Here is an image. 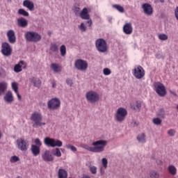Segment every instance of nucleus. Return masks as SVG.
<instances>
[{
  "mask_svg": "<svg viewBox=\"0 0 178 178\" xmlns=\"http://www.w3.org/2000/svg\"><path fill=\"white\" fill-rule=\"evenodd\" d=\"M92 145L94 147L88 145H82L81 147L84 149H87V151H90V152H95L97 154H99L105 151V147L108 145V141L105 140H99L93 142Z\"/></svg>",
  "mask_w": 178,
  "mask_h": 178,
  "instance_id": "1",
  "label": "nucleus"
},
{
  "mask_svg": "<svg viewBox=\"0 0 178 178\" xmlns=\"http://www.w3.org/2000/svg\"><path fill=\"white\" fill-rule=\"evenodd\" d=\"M42 113L40 111H33L30 116V120L33 123V127H42L45 126L47 123L42 122Z\"/></svg>",
  "mask_w": 178,
  "mask_h": 178,
  "instance_id": "2",
  "label": "nucleus"
},
{
  "mask_svg": "<svg viewBox=\"0 0 178 178\" xmlns=\"http://www.w3.org/2000/svg\"><path fill=\"white\" fill-rule=\"evenodd\" d=\"M24 38L27 42H40L42 37L40 33L34 31H29L24 33Z\"/></svg>",
  "mask_w": 178,
  "mask_h": 178,
  "instance_id": "3",
  "label": "nucleus"
},
{
  "mask_svg": "<svg viewBox=\"0 0 178 178\" xmlns=\"http://www.w3.org/2000/svg\"><path fill=\"white\" fill-rule=\"evenodd\" d=\"M44 144L46 145V147H51V148H55V147H58L60 148L62 147V145H63V143L60 140L50 137L44 138Z\"/></svg>",
  "mask_w": 178,
  "mask_h": 178,
  "instance_id": "4",
  "label": "nucleus"
},
{
  "mask_svg": "<svg viewBox=\"0 0 178 178\" xmlns=\"http://www.w3.org/2000/svg\"><path fill=\"white\" fill-rule=\"evenodd\" d=\"M89 13H91V8H84L79 13V16L83 20H88L87 24H88V27H91V26H92V20L91 19Z\"/></svg>",
  "mask_w": 178,
  "mask_h": 178,
  "instance_id": "5",
  "label": "nucleus"
},
{
  "mask_svg": "<svg viewBox=\"0 0 178 178\" xmlns=\"http://www.w3.org/2000/svg\"><path fill=\"white\" fill-rule=\"evenodd\" d=\"M95 47L98 52H102V54H104V52H106V51H108V44L106 43V41L103 38H99L96 40Z\"/></svg>",
  "mask_w": 178,
  "mask_h": 178,
  "instance_id": "6",
  "label": "nucleus"
},
{
  "mask_svg": "<svg viewBox=\"0 0 178 178\" xmlns=\"http://www.w3.org/2000/svg\"><path fill=\"white\" fill-rule=\"evenodd\" d=\"M126 116H127V110L123 107H120L117 109L115 119L117 122L122 123V122H124V119H126Z\"/></svg>",
  "mask_w": 178,
  "mask_h": 178,
  "instance_id": "7",
  "label": "nucleus"
},
{
  "mask_svg": "<svg viewBox=\"0 0 178 178\" xmlns=\"http://www.w3.org/2000/svg\"><path fill=\"white\" fill-rule=\"evenodd\" d=\"M16 145L17 149L22 151V152H26L30 147V143L28 140H26V139L21 138L17 140Z\"/></svg>",
  "mask_w": 178,
  "mask_h": 178,
  "instance_id": "8",
  "label": "nucleus"
},
{
  "mask_svg": "<svg viewBox=\"0 0 178 178\" xmlns=\"http://www.w3.org/2000/svg\"><path fill=\"white\" fill-rule=\"evenodd\" d=\"M86 99L90 104H95L99 101V95L94 90H90L86 92Z\"/></svg>",
  "mask_w": 178,
  "mask_h": 178,
  "instance_id": "9",
  "label": "nucleus"
},
{
  "mask_svg": "<svg viewBox=\"0 0 178 178\" xmlns=\"http://www.w3.org/2000/svg\"><path fill=\"white\" fill-rule=\"evenodd\" d=\"M74 67L76 70L86 72L88 69V63L86 60L77 59L74 62Z\"/></svg>",
  "mask_w": 178,
  "mask_h": 178,
  "instance_id": "10",
  "label": "nucleus"
},
{
  "mask_svg": "<svg viewBox=\"0 0 178 178\" xmlns=\"http://www.w3.org/2000/svg\"><path fill=\"white\" fill-rule=\"evenodd\" d=\"M47 106L51 111H56L60 108V99L58 97H54L47 102Z\"/></svg>",
  "mask_w": 178,
  "mask_h": 178,
  "instance_id": "11",
  "label": "nucleus"
},
{
  "mask_svg": "<svg viewBox=\"0 0 178 178\" xmlns=\"http://www.w3.org/2000/svg\"><path fill=\"white\" fill-rule=\"evenodd\" d=\"M154 91H156L159 97H165V95H166V88H165V86L163 83L156 82L154 84Z\"/></svg>",
  "mask_w": 178,
  "mask_h": 178,
  "instance_id": "12",
  "label": "nucleus"
},
{
  "mask_svg": "<svg viewBox=\"0 0 178 178\" xmlns=\"http://www.w3.org/2000/svg\"><path fill=\"white\" fill-rule=\"evenodd\" d=\"M132 74L135 76V79L140 80V79H143L145 76V71L143 67L138 65L132 70Z\"/></svg>",
  "mask_w": 178,
  "mask_h": 178,
  "instance_id": "13",
  "label": "nucleus"
},
{
  "mask_svg": "<svg viewBox=\"0 0 178 178\" xmlns=\"http://www.w3.org/2000/svg\"><path fill=\"white\" fill-rule=\"evenodd\" d=\"M1 52L3 56H10L12 55V47L9 43L5 42L1 44Z\"/></svg>",
  "mask_w": 178,
  "mask_h": 178,
  "instance_id": "14",
  "label": "nucleus"
},
{
  "mask_svg": "<svg viewBox=\"0 0 178 178\" xmlns=\"http://www.w3.org/2000/svg\"><path fill=\"white\" fill-rule=\"evenodd\" d=\"M42 159L44 162H52L54 156H52L49 150L46 149L42 153Z\"/></svg>",
  "mask_w": 178,
  "mask_h": 178,
  "instance_id": "15",
  "label": "nucleus"
},
{
  "mask_svg": "<svg viewBox=\"0 0 178 178\" xmlns=\"http://www.w3.org/2000/svg\"><path fill=\"white\" fill-rule=\"evenodd\" d=\"M7 38L10 44H15L16 42V33L13 29L7 31Z\"/></svg>",
  "mask_w": 178,
  "mask_h": 178,
  "instance_id": "16",
  "label": "nucleus"
},
{
  "mask_svg": "<svg viewBox=\"0 0 178 178\" xmlns=\"http://www.w3.org/2000/svg\"><path fill=\"white\" fill-rule=\"evenodd\" d=\"M27 66V63L24 60L19 61L17 65L14 67V72L15 73H20L23 70V69H26Z\"/></svg>",
  "mask_w": 178,
  "mask_h": 178,
  "instance_id": "17",
  "label": "nucleus"
},
{
  "mask_svg": "<svg viewBox=\"0 0 178 178\" xmlns=\"http://www.w3.org/2000/svg\"><path fill=\"white\" fill-rule=\"evenodd\" d=\"M142 8L145 15L147 16H151L152 13H154V10H152V6L149 3H144L142 6Z\"/></svg>",
  "mask_w": 178,
  "mask_h": 178,
  "instance_id": "18",
  "label": "nucleus"
},
{
  "mask_svg": "<svg viewBox=\"0 0 178 178\" xmlns=\"http://www.w3.org/2000/svg\"><path fill=\"white\" fill-rule=\"evenodd\" d=\"M123 31H124V34H126L127 35H130V34H132L133 33V25L131 24V23H130V22L126 23L123 26Z\"/></svg>",
  "mask_w": 178,
  "mask_h": 178,
  "instance_id": "19",
  "label": "nucleus"
},
{
  "mask_svg": "<svg viewBox=\"0 0 178 178\" xmlns=\"http://www.w3.org/2000/svg\"><path fill=\"white\" fill-rule=\"evenodd\" d=\"M17 24L19 27L26 29L29 26V21L24 17H19L17 19Z\"/></svg>",
  "mask_w": 178,
  "mask_h": 178,
  "instance_id": "20",
  "label": "nucleus"
},
{
  "mask_svg": "<svg viewBox=\"0 0 178 178\" xmlns=\"http://www.w3.org/2000/svg\"><path fill=\"white\" fill-rule=\"evenodd\" d=\"M4 102L7 104H12V102L14 101L13 98V93L12 91L8 90L3 97Z\"/></svg>",
  "mask_w": 178,
  "mask_h": 178,
  "instance_id": "21",
  "label": "nucleus"
},
{
  "mask_svg": "<svg viewBox=\"0 0 178 178\" xmlns=\"http://www.w3.org/2000/svg\"><path fill=\"white\" fill-rule=\"evenodd\" d=\"M22 5L24 8H26L31 12L34 10V3L30 0H24L22 3Z\"/></svg>",
  "mask_w": 178,
  "mask_h": 178,
  "instance_id": "22",
  "label": "nucleus"
},
{
  "mask_svg": "<svg viewBox=\"0 0 178 178\" xmlns=\"http://www.w3.org/2000/svg\"><path fill=\"white\" fill-rule=\"evenodd\" d=\"M31 152L33 155V156H38L41 152V147L35 145H31Z\"/></svg>",
  "mask_w": 178,
  "mask_h": 178,
  "instance_id": "23",
  "label": "nucleus"
},
{
  "mask_svg": "<svg viewBox=\"0 0 178 178\" xmlns=\"http://www.w3.org/2000/svg\"><path fill=\"white\" fill-rule=\"evenodd\" d=\"M51 70L54 73H60L62 72V66L59 63H53L50 65Z\"/></svg>",
  "mask_w": 178,
  "mask_h": 178,
  "instance_id": "24",
  "label": "nucleus"
},
{
  "mask_svg": "<svg viewBox=\"0 0 178 178\" xmlns=\"http://www.w3.org/2000/svg\"><path fill=\"white\" fill-rule=\"evenodd\" d=\"M6 90H8V82L5 81L0 82V97L5 95Z\"/></svg>",
  "mask_w": 178,
  "mask_h": 178,
  "instance_id": "25",
  "label": "nucleus"
},
{
  "mask_svg": "<svg viewBox=\"0 0 178 178\" xmlns=\"http://www.w3.org/2000/svg\"><path fill=\"white\" fill-rule=\"evenodd\" d=\"M167 170L171 176H176L177 175V168L173 164H170L168 166Z\"/></svg>",
  "mask_w": 178,
  "mask_h": 178,
  "instance_id": "26",
  "label": "nucleus"
},
{
  "mask_svg": "<svg viewBox=\"0 0 178 178\" xmlns=\"http://www.w3.org/2000/svg\"><path fill=\"white\" fill-rule=\"evenodd\" d=\"M30 81L33 84L34 87H36L37 88H40L41 87V80L37 77H32L30 78Z\"/></svg>",
  "mask_w": 178,
  "mask_h": 178,
  "instance_id": "27",
  "label": "nucleus"
},
{
  "mask_svg": "<svg viewBox=\"0 0 178 178\" xmlns=\"http://www.w3.org/2000/svg\"><path fill=\"white\" fill-rule=\"evenodd\" d=\"M58 178H67V171L63 168H60L58 171Z\"/></svg>",
  "mask_w": 178,
  "mask_h": 178,
  "instance_id": "28",
  "label": "nucleus"
},
{
  "mask_svg": "<svg viewBox=\"0 0 178 178\" xmlns=\"http://www.w3.org/2000/svg\"><path fill=\"white\" fill-rule=\"evenodd\" d=\"M131 108L134 111H140L141 109V102L136 101L135 102V104L134 103H131Z\"/></svg>",
  "mask_w": 178,
  "mask_h": 178,
  "instance_id": "29",
  "label": "nucleus"
},
{
  "mask_svg": "<svg viewBox=\"0 0 178 178\" xmlns=\"http://www.w3.org/2000/svg\"><path fill=\"white\" fill-rule=\"evenodd\" d=\"M137 140L138 143L144 144L147 141V136H145V134H140L138 135Z\"/></svg>",
  "mask_w": 178,
  "mask_h": 178,
  "instance_id": "30",
  "label": "nucleus"
},
{
  "mask_svg": "<svg viewBox=\"0 0 178 178\" xmlns=\"http://www.w3.org/2000/svg\"><path fill=\"white\" fill-rule=\"evenodd\" d=\"M78 29L81 33H86L87 31V25L84 22H81L79 25H78Z\"/></svg>",
  "mask_w": 178,
  "mask_h": 178,
  "instance_id": "31",
  "label": "nucleus"
},
{
  "mask_svg": "<svg viewBox=\"0 0 178 178\" xmlns=\"http://www.w3.org/2000/svg\"><path fill=\"white\" fill-rule=\"evenodd\" d=\"M65 148L70 149L72 152H77V147L70 143L65 145Z\"/></svg>",
  "mask_w": 178,
  "mask_h": 178,
  "instance_id": "32",
  "label": "nucleus"
},
{
  "mask_svg": "<svg viewBox=\"0 0 178 178\" xmlns=\"http://www.w3.org/2000/svg\"><path fill=\"white\" fill-rule=\"evenodd\" d=\"M59 50V45H58L56 43H51L50 44V51L51 52H58Z\"/></svg>",
  "mask_w": 178,
  "mask_h": 178,
  "instance_id": "33",
  "label": "nucleus"
},
{
  "mask_svg": "<svg viewBox=\"0 0 178 178\" xmlns=\"http://www.w3.org/2000/svg\"><path fill=\"white\" fill-rule=\"evenodd\" d=\"M149 175L150 178H159V172L156 170H151Z\"/></svg>",
  "mask_w": 178,
  "mask_h": 178,
  "instance_id": "34",
  "label": "nucleus"
},
{
  "mask_svg": "<svg viewBox=\"0 0 178 178\" xmlns=\"http://www.w3.org/2000/svg\"><path fill=\"white\" fill-rule=\"evenodd\" d=\"M11 88L15 92H17L19 91V83H17V82H12Z\"/></svg>",
  "mask_w": 178,
  "mask_h": 178,
  "instance_id": "35",
  "label": "nucleus"
},
{
  "mask_svg": "<svg viewBox=\"0 0 178 178\" xmlns=\"http://www.w3.org/2000/svg\"><path fill=\"white\" fill-rule=\"evenodd\" d=\"M60 56L63 57L66 56V46L65 44H63L60 47Z\"/></svg>",
  "mask_w": 178,
  "mask_h": 178,
  "instance_id": "36",
  "label": "nucleus"
},
{
  "mask_svg": "<svg viewBox=\"0 0 178 178\" xmlns=\"http://www.w3.org/2000/svg\"><path fill=\"white\" fill-rule=\"evenodd\" d=\"M158 38L160 40V41H166L168 40V35L165 33H159L158 35Z\"/></svg>",
  "mask_w": 178,
  "mask_h": 178,
  "instance_id": "37",
  "label": "nucleus"
},
{
  "mask_svg": "<svg viewBox=\"0 0 178 178\" xmlns=\"http://www.w3.org/2000/svg\"><path fill=\"white\" fill-rule=\"evenodd\" d=\"M152 122L156 126H159L162 124V120H161V118H153Z\"/></svg>",
  "mask_w": 178,
  "mask_h": 178,
  "instance_id": "38",
  "label": "nucleus"
},
{
  "mask_svg": "<svg viewBox=\"0 0 178 178\" xmlns=\"http://www.w3.org/2000/svg\"><path fill=\"white\" fill-rule=\"evenodd\" d=\"M17 13H18V15H21L22 16H25V17L29 16V13L23 8H19L18 10Z\"/></svg>",
  "mask_w": 178,
  "mask_h": 178,
  "instance_id": "39",
  "label": "nucleus"
},
{
  "mask_svg": "<svg viewBox=\"0 0 178 178\" xmlns=\"http://www.w3.org/2000/svg\"><path fill=\"white\" fill-rule=\"evenodd\" d=\"M113 8H115V9H117V10H118V12H120V13H124V8L120 5L115 4L113 6Z\"/></svg>",
  "mask_w": 178,
  "mask_h": 178,
  "instance_id": "40",
  "label": "nucleus"
},
{
  "mask_svg": "<svg viewBox=\"0 0 178 178\" xmlns=\"http://www.w3.org/2000/svg\"><path fill=\"white\" fill-rule=\"evenodd\" d=\"M20 161V158L17 156H13L10 158V162L11 163H16V162H19Z\"/></svg>",
  "mask_w": 178,
  "mask_h": 178,
  "instance_id": "41",
  "label": "nucleus"
},
{
  "mask_svg": "<svg viewBox=\"0 0 178 178\" xmlns=\"http://www.w3.org/2000/svg\"><path fill=\"white\" fill-rule=\"evenodd\" d=\"M53 155H54V156H58V157L62 156V153L60 152V149H59V148H56L54 150H53Z\"/></svg>",
  "mask_w": 178,
  "mask_h": 178,
  "instance_id": "42",
  "label": "nucleus"
},
{
  "mask_svg": "<svg viewBox=\"0 0 178 178\" xmlns=\"http://www.w3.org/2000/svg\"><path fill=\"white\" fill-rule=\"evenodd\" d=\"M167 134H168V136H170V137H175V136H176V130L173 129H170L167 131Z\"/></svg>",
  "mask_w": 178,
  "mask_h": 178,
  "instance_id": "43",
  "label": "nucleus"
},
{
  "mask_svg": "<svg viewBox=\"0 0 178 178\" xmlns=\"http://www.w3.org/2000/svg\"><path fill=\"white\" fill-rule=\"evenodd\" d=\"M34 143L36 147H41V146L42 145V142H41V140H40V138H38L34 140Z\"/></svg>",
  "mask_w": 178,
  "mask_h": 178,
  "instance_id": "44",
  "label": "nucleus"
},
{
  "mask_svg": "<svg viewBox=\"0 0 178 178\" xmlns=\"http://www.w3.org/2000/svg\"><path fill=\"white\" fill-rule=\"evenodd\" d=\"M102 163L104 169H106V168H108V159L106 158H103L102 159Z\"/></svg>",
  "mask_w": 178,
  "mask_h": 178,
  "instance_id": "45",
  "label": "nucleus"
},
{
  "mask_svg": "<svg viewBox=\"0 0 178 178\" xmlns=\"http://www.w3.org/2000/svg\"><path fill=\"white\" fill-rule=\"evenodd\" d=\"M157 116H159V118H165V110L161 108L157 113Z\"/></svg>",
  "mask_w": 178,
  "mask_h": 178,
  "instance_id": "46",
  "label": "nucleus"
},
{
  "mask_svg": "<svg viewBox=\"0 0 178 178\" xmlns=\"http://www.w3.org/2000/svg\"><path fill=\"white\" fill-rule=\"evenodd\" d=\"M111 73H112V71H111L109 68H104L103 70V74H104V76H109Z\"/></svg>",
  "mask_w": 178,
  "mask_h": 178,
  "instance_id": "47",
  "label": "nucleus"
},
{
  "mask_svg": "<svg viewBox=\"0 0 178 178\" xmlns=\"http://www.w3.org/2000/svg\"><path fill=\"white\" fill-rule=\"evenodd\" d=\"M90 170L92 175H97V168L94 165L90 167Z\"/></svg>",
  "mask_w": 178,
  "mask_h": 178,
  "instance_id": "48",
  "label": "nucleus"
},
{
  "mask_svg": "<svg viewBox=\"0 0 178 178\" xmlns=\"http://www.w3.org/2000/svg\"><path fill=\"white\" fill-rule=\"evenodd\" d=\"M2 76H6V71L4 69L1 68L0 69V77H2Z\"/></svg>",
  "mask_w": 178,
  "mask_h": 178,
  "instance_id": "49",
  "label": "nucleus"
},
{
  "mask_svg": "<svg viewBox=\"0 0 178 178\" xmlns=\"http://www.w3.org/2000/svg\"><path fill=\"white\" fill-rule=\"evenodd\" d=\"M66 83L67 84V86H70V87H72V86H73V81L70 79H67L66 80Z\"/></svg>",
  "mask_w": 178,
  "mask_h": 178,
  "instance_id": "50",
  "label": "nucleus"
},
{
  "mask_svg": "<svg viewBox=\"0 0 178 178\" xmlns=\"http://www.w3.org/2000/svg\"><path fill=\"white\" fill-rule=\"evenodd\" d=\"M175 15L177 20H178V6H177L175 10Z\"/></svg>",
  "mask_w": 178,
  "mask_h": 178,
  "instance_id": "51",
  "label": "nucleus"
},
{
  "mask_svg": "<svg viewBox=\"0 0 178 178\" xmlns=\"http://www.w3.org/2000/svg\"><path fill=\"white\" fill-rule=\"evenodd\" d=\"M170 93L173 95V97H176L177 94L176 93V91L175 90H170Z\"/></svg>",
  "mask_w": 178,
  "mask_h": 178,
  "instance_id": "52",
  "label": "nucleus"
},
{
  "mask_svg": "<svg viewBox=\"0 0 178 178\" xmlns=\"http://www.w3.org/2000/svg\"><path fill=\"white\" fill-rule=\"evenodd\" d=\"M19 101H21L22 100V96L20 95V94H19V91L15 92Z\"/></svg>",
  "mask_w": 178,
  "mask_h": 178,
  "instance_id": "53",
  "label": "nucleus"
},
{
  "mask_svg": "<svg viewBox=\"0 0 178 178\" xmlns=\"http://www.w3.org/2000/svg\"><path fill=\"white\" fill-rule=\"evenodd\" d=\"M51 87H52V88H56V83H55L54 81L51 82Z\"/></svg>",
  "mask_w": 178,
  "mask_h": 178,
  "instance_id": "54",
  "label": "nucleus"
},
{
  "mask_svg": "<svg viewBox=\"0 0 178 178\" xmlns=\"http://www.w3.org/2000/svg\"><path fill=\"white\" fill-rule=\"evenodd\" d=\"M156 58H157V59H161L162 56H161V54H156Z\"/></svg>",
  "mask_w": 178,
  "mask_h": 178,
  "instance_id": "55",
  "label": "nucleus"
},
{
  "mask_svg": "<svg viewBox=\"0 0 178 178\" xmlns=\"http://www.w3.org/2000/svg\"><path fill=\"white\" fill-rule=\"evenodd\" d=\"M81 178H91L89 175H83Z\"/></svg>",
  "mask_w": 178,
  "mask_h": 178,
  "instance_id": "56",
  "label": "nucleus"
},
{
  "mask_svg": "<svg viewBox=\"0 0 178 178\" xmlns=\"http://www.w3.org/2000/svg\"><path fill=\"white\" fill-rule=\"evenodd\" d=\"M157 165H162V161H157Z\"/></svg>",
  "mask_w": 178,
  "mask_h": 178,
  "instance_id": "57",
  "label": "nucleus"
},
{
  "mask_svg": "<svg viewBox=\"0 0 178 178\" xmlns=\"http://www.w3.org/2000/svg\"><path fill=\"white\" fill-rule=\"evenodd\" d=\"M160 2H161V3H163V2H165V0H160Z\"/></svg>",
  "mask_w": 178,
  "mask_h": 178,
  "instance_id": "58",
  "label": "nucleus"
},
{
  "mask_svg": "<svg viewBox=\"0 0 178 178\" xmlns=\"http://www.w3.org/2000/svg\"><path fill=\"white\" fill-rule=\"evenodd\" d=\"M48 35H51V31H48Z\"/></svg>",
  "mask_w": 178,
  "mask_h": 178,
  "instance_id": "59",
  "label": "nucleus"
},
{
  "mask_svg": "<svg viewBox=\"0 0 178 178\" xmlns=\"http://www.w3.org/2000/svg\"><path fill=\"white\" fill-rule=\"evenodd\" d=\"M16 178H22V177L20 176H17Z\"/></svg>",
  "mask_w": 178,
  "mask_h": 178,
  "instance_id": "60",
  "label": "nucleus"
},
{
  "mask_svg": "<svg viewBox=\"0 0 178 178\" xmlns=\"http://www.w3.org/2000/svg\"><path fill=\"white\" fill-rule=\"evenodd\" d=\"M1 137H2V134H1V131H0V138H1Z\"/></svg>",
  "mask_w": 178,
  "mask_h": 178,
  "instance_id": "61",
  "label": "nucleus"
},
{
  "mask_svg": "<svg viewBox=\"0 0 178 178\" xmlns=\"http://www.w3.org/2000/svg\"><path fill=\"white\" fill-rule=\"evenodd\" d=\"M75 9L77 10H79V8H75Z\"/></svg>",
  "mask_w": 178,
  "mask_h": 178,
  "instance_id": "62",
  "label": "nucleus"
},
{
  "mask_svg": "<svg viewBox=\"0 0 178 178\" xmlns=\"http://www.w3.org/2000/svg\"><path fill=\"white\" fill-rule=\"evenodd\" d=\"M7 1H8V2H10L11 0H7Z\"/></svg>",
  "mask_w": 178,
  "mask_h": 178,
  "instance_id": "63",
  "label": "nucleus"
}]
</instances>
